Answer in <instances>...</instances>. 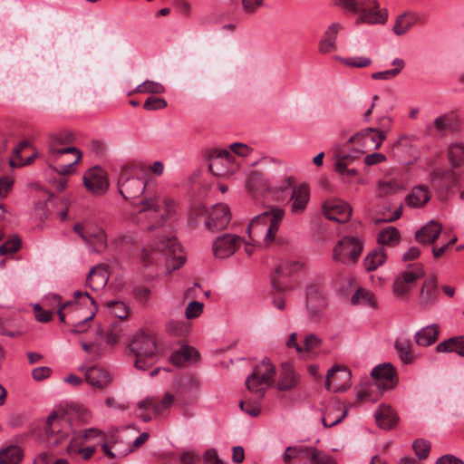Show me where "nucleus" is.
<instances>
[{
    "mask_svg": "<svg viewBox=\"0 0 464 464\" xmlns=\"http://www.w3.org/2000/svg\"><path fill=\"white\" fill-rule=\"evenodd\" d=\"M140 171L136 166L123 168L119 177L118 187L121 195L126 200L139 199L133 203L138 212L132 217V221L143 229L150 231L176 218L179 205L170 198L160 199L158 191L139 177Z\"/></svg>",
    "mask_w": 464,
    "mask_h": 464,
    "instance_id": "f257e3e1",
    "label": "nucleus"
},
{
    "mask_svg": "<svg viewBox=\"0 0 464 464\" xmlns=\"http://www.w3.org/2000/svg\"><path fill=\"white\" fill-rule=\"evenodd\" d=\"M74 300L62 304L59 295H53L52 301L57 306V314L62 323L67 324L72 334L85 333L89 328V322L97 313V305L93 298L87 292L75 291Z\"/></svg>",
    "mask_w": 464,
    "mask_h": 464,
    "instance_id": "f03ea898",
    "label": "nucleus"
},
{
    "mask_svg": "<svg viewBox=\"0 0 464 464\" xmlns=\"http://www.w3.org/2000/svg\"><path fill=\"white\" fill-rule=\"evenodd\" d=\"M151 255H160L165 259L168 273L180 268L185 263V257L179 253L181 246L174 236H161L157 237L149 248H143L140 258L145 265L153 261Z\"/></svg>",
    "mask_w": 464,
    "mask_h": 464,
    "instance_id": "7ed1b4c3",
    "label": "nucleus"
},
{
    "mask_svg": "<svg viewBox=\"0 0 464 464\" xmlns=\"http://www.w3.org/2000/svg\"><path fill=\"white\" fill-rule=\"evenodd\" d=\"M285 216L284 209L280 208H271L256 216L248 225V235L254 243L270 245L278 231L279 226Z\"/></svg>",
    "mask_w": 464,
    "mask_h": 464,
    "instance_id": "20e7f679",
    "label": "nucleus"
},
{
    "mask_svg": "<svg viewBox=\"0 0 464 464\" xmlns=\"http://www.w3.org/2000/svg\"><path fill=\"white\" fill-rule=\"evenodd\" d=\"M130 350L135 355V367L146 371L150 368L158 358L156 339L144 331L138 333L130 343Z\"/></svg>",
    "mask_w": 464,
    "mask_h": 464,
    "instance_id": "39448f33",
    "label": "nucleus"
},
{
    "mask_svg": "<svg viewBox=\"0 0 464 464\" xmlns=\"http://www.w3.org/2000/svg\"><path fill=\"white\" fill-rule=\"evenodd\" d=\"M72 425L63 408H58L47 417L44 426V438L48 444L58 445L72 432Z\"/></svg>",
    "mask_w": 464,
    "mask_h": 464,
    "instance_id": "423d86ee",
    "label": "nucleus"
},
{
    "mask_svg": "<svg viewBox=\"0 0 464 464\" xmlns=\"http://www.w3.org/2000/svg\"><path fill=\"white\" fill-rule=\"evenodd\" d=\"M275 375L274 364L268 358H264L246 378V385L250 392L255 393L259 400H262L266 388L274 382Z\"/></svg>",
    "mask_w": 464,
    "mask_h": 464,
    "instance_id": "0eeeda50",
    "label": "nucleus"
},
{
    "mask_svg": "<svg viewBox=\"0 0 464 464\" xmlns=\"http://www.w3.org/2000/svg\"><path fill=\"white\" fill-rule=\"evenodd\" d=\"M363 246V240L360 237H343L334 247L333 259L345 265L355 264L361 256Z\"/></svg>",
    "mask_w": 464,
    "mask_h": 464,
    "instance_id": "6e6552de",
    "label": "nucleus"
},
{
    "mask_svg": "<svg viewBox=\"0 0 464 464\" xmlns=\"http://www.w3.org/2000/svg\"><path fill=\"white\" fill-rule=\"evenodd\" d=\"M75 140L74 134L70 130H62L52 133L49 136L48 152L51 160H57L64 155L78 154L82 158V152L72 146Z\"/></svg>",
    "mask_w": 464,
    "mask_h": 464,
    "instance_id": "1a4fd4ad",
    "label": "nucleus"
},
{
    "mask_svg": "<svg viewBox=\"0 0 464 464\" xmlns=\"http://www.w3.org/2000/svg\"><path fill=\"white\" fill-rule=\"evenodd\" d=\"M209 171L216 177L226 178L235 173L238 165L235 157L227 150H215L209 158Z\"/></svg>",
    "mask_w": 464,
    "mask_h": 464,
    "instance_id": "9d476101",
    "label": "nucleus"
},
{
    "mask_svg": "<svg viewBox=\"0 0 464 464\" xmlns=\"http://www.w3.org/2000/svg\"><path fill=\"white\" fill-rule=\"evenodd\" d=\"M386 139V131L377 128H366L359 133L353 135L345 143V146L356 144L354 150H378Z\"/></svg>",
    "mask_w": 464,
    "mask_h": 464,
    "instance_id": "9b49d317",
    "label": "nucleus"
},
{
    "mask_svg": "<svg viewBox=\"0 0 464 464\" xmlns=\"http://www.w3.org/2000/svg\"><path fill=\"white\" fill-rule=\"evenodd\" d=\"M423 276L424 270L421 265L410 266L395 278L392 285V293L398 298L405 297L411 290V284Z\"/></svg>",
    "mask_w": 464,
    "mask_h": 464,
    "instance_id": "f8f14e48",
    "label": "nucleus"
},
{
    "mask_svg": "<svg viewBox=\"0 0 464 464\" xmlns=\"http://www.w3.org/2000/svg\"><path fill=\"white\" fill-rule=\"evenodd\" d=\"M351 376V372L347 368L333 366L326 374L325 388L334 392H343L352 384Z\"/></svg>",
    "mask_w": 464,
    "mask_h": 464,
    "instance_id": "ddd939ff",
    "label": "nucleus"
},
{
    "mask_svg": "<svg viewBox=\"0 0 464 464\" xmlns=\"http://www.w3.org/2000/svg\"><path fill=\"white\" fill-rule=\"evenodd\" d=\"M243 239L234 234H223L213 242V255L215 257L224 259L232 256L241 246Z\"/></svg>",
    "mask_w": 464,
    "mask_h": 464,
    "instance_id": "4468645a",
    "label": "nucleus"
},
{
    "mask_svg": "<svg viewBox=\"0 0 464 464\" xmlns=\"http://www.w3.org/2000/svg\"><path fill=\"white\" fill-rule=\"evenodd\" d=\"M358 14L360 15L356 24L366 23L370 24H382L388 18L387 10L381 9L377 0H366L364 5L361 6Z\"/></svg>",
    "mask_w": 464,
    "mask_h": 464,
    "instance_id": "2eb2a0df",
    "label": "nucleus"
},
{
    "mask_svg": "<svg viewBox=\"0 0 464 464\" xmlns=\"http://www.w3.org/2000/svg\"><path fill=\"white\" fill-rule=\"evenodd\" d=\"M371 375L376 379V385L382 392L392 390L397 383L396 371L391 363L377 365L372 369Z\"/></svg>",
    "mask_w": 464,
    "mask_h": 464,
    "instance_id": "dca6fc26",
    "label": "nucleus"
},
{
    "mask_svg": "<svg viewBox=\"0 0 464 464\" xmlns=\"http://www.w3.org/2000/svg\"><path fill=\"white\" fill-rule=\"evenodd\" d=\"M323 212L326 218L343 223L349 220L353 208L345 201L333 199L324 203Z\"/></svg>",
    "mask_w": 464,
    "mask_h": 464,
    "instance_id": "f3484780",
    "label": "nucleus"
},
{
    "mask_svg": "<svg viewBox=\"0 0 464 464\" xmlns=\"http://www.w3.org/2000/svg\"><path fill=\"white\" fill-rule=\"evenodd\" d=\"M231 216L229 208L225 204L213 206L206 220V227L211 231H218L227 227Z\"/></svg>",
    "mask_w": 464,
    "mask_h": 464,
    "instance_id": "a211bd4d",
    "label": "nucleus"
},
{
    "mask_svg": "<svg viewBox=\"0 0 464 464\" xmlns=\"http://www.w3.org/2000/svg\"><path fill=\"white\" fill-rule=\"evenodd\" d=\"M85 188L94 194H102L108 188L105 172L99 167L91 168L83 176Z\"/></svg>",
    "mask_w": 464,
    "mask_h": 464,
    "instance_id": "6ab92c4d",
    "label": "nucleus"
},
{
    "mask_svg": "<svg viewBox=\"0 0 464 464\" xmlns=\"http://www.w3.org/2000/svg\"><path fill=\"white\" fill-rule=\"evenodd\" d=\"M79 370L85 373L86 382L93 388L103 390L108 387L111 382L110 372L103 368L82 365L79 367Z\"/></svg>",
    "mask_w": 464,
    "mask_h": 464,
    "instance_id": "aec40b11",
    "label": "nucleus"
},
{
    "mask_svg": "<svg viewBox=\"0 0 464 464\" xmlns=\"http://www.w3.org/2000/svg\"><path fill=\"white\" fill-rule=\"evenodd\" d=\"M310 200V189L307 184L302 183L292 188L290 210L294 215L304 212Z\"/></svg>",
    "mask_w": 464,
    "mask_h": 464,
    "instance_id": "412c9836",
    "label": "nucleus"
},
{
    "mask_svg": "<svg viewBox=\"0 0 464 464\" xmlns=\"http://www.w3.org/2000/svg\"><path fill=\"white\" fill-rule=\"evenodd\" d=\"M441 230V225L431 220L417 230L414 237L421 245L433 244L440 235Z\"/></svg>",
    "mask_w": 464,
    "mask_h": 464,
    "instance_id": "4be33fe9",
    "label": "nucleus"
},
{
    "mask_svg": "<svg viewBox=\"0 0 464 464\" xmlns=\"http://www.w3.org/2000/svg\"><path fill=\"white\" fill-rule=\"evenodd\" d=\"M299 382V376L290 363H283L280 368V375L277 388L280 391H290L295 389Z\"/></svg>",
    "mask_w": 464,
    "mask_h": 464,
    "instance_id": "5701e85b",
    "label": "nucleus"
},
{
    "mask_svg": "<svg viewBox=\"0 0 464 464\" xmlns=\"http://www.w3.org/2000/svg\"><path fill=\"white\" fill-rule=\"evenodd\" d=\"M109 280V272L103 265H98L89 272L86 284L94 291H98L106 286Z\"/></svg>",
    "mask_w": 464,
    "mask_h": 464,
    "instance_id": "b1692460",
    "label": "nucleus"
},
{
    "mask_svg": "<svg viewBox=\"0 0 464 464\" xmlns=\"http://www.w3.org/2000/svg\"><path fill=\"white\" fill-rule=\"evenodd\" d=\"M270 184L266 180L263 174L258 171L251 172L246 180L247 191L256 196L270 192Z\"/></svg>",
    "mask_w": 464,
    "mask_h": 464,
    "instance_id": "393cba45",
    "label": "nucleus"
},
{
    "mask_svg": "<svg viewBox=\"0 0 464 464\" xmlns=\"http://www.w3.org/2000/svg\"><path fill=\"white\" fill-rule=\"evenodd\" d=\"M438 295L437 279L434 276L428 277L422 284L420 292L419 304L421 307H427L435 303Z\"/></svg>",
    "mask_w": 464,
    "mask_h": 464,
    "instance_id": "a878e982",
    "label": "nucleus"
},
{
    "mask_svg": "<svg viewBox=\"0 0 464 464\" xmlns=\"http://www.w3.org/2000/svg\"><path fill=\"white\" fill-rule=\"evenodd\" d=\"M440 327L437 324H432L420 328L414 334L415 343L419 346L427 347L435 343L439 338Z\"/></svg>",
    "mask_w": 464,
    "mask_h": 464,
    "instance_id": "bb28decb",
    "label": "nucleus"
},
{
    "mask_svg": "<svg viewBox=\"0 0 464 464\" xmlns=\"http://www.w3.org/2000/svg\"><path fill=\"white\" fill-rule=\"evenodd\" d=\"M375 420L380 428L391 430L397 424L399 418L391 406L380 405L375 412Z\"/></svg>",
    "mask_w": 464,
    "mask_h": 464,
    "instance_id": "cd10ccee",
    "label": "nucleus"
},
{
    "mask_svg": "<svg viewBox=\"0 0 464 464\" xmlns=\"http://www.w3.org/2000/svg\"><path fill=\"white\" fill-rule=\"evenodd\" d=\"M348 147L349 146L344 145L343 148H338L336 150L335 170L343 175L347 171L348 164L363 154V150H353L352 153H348L346 151V148Z\"/></svg>",
    "mask_w": 464,
    "mask_h": 464,
    "instance_id": "c85d7f7f",
    "label": "nucleus"
},
{
    "mask_svg": "<svg viewBox=\"0 0 464 464\" xmlns=\"http://www.w3.org/2000/svg\"><path fill=\"white\" fill-rule=\"evenodd\" d=\"M24 456V450L20 446H5L0 449V464H20Z\"/></svg>",
    "mask_w": 464,
    "mask_h": 464,
    "instance_id": "c756f323",
    "label": "nucleus"
},
{
    "mask_svg": "<svg viewBox=\"0 0 464 464\" xmlns=\"http://www.w3.org/2000/svg\"><path fill=\"white\" fill-rule=\"evenodd\" d=\"M438 353H456L461 357H464V336L450 337L436 346Z\"/></svg>",
    "mask_w": 464,
    "mask_h": 464,
    "instance_id": "7c9ffc66",
    "label": "nucleus"
},
{
    "mask_svg": "<svg viewBox=\"0 0 464 464\" xmlns=\"http://www.w3.org/2000/svg\"><path fill=\"white\" fill-rule=\"evenodd\" d=\"M341 29L340 24H332L324 33V38L319 44V51L322 53H328L336 49V36Z\"/></svg>",
    "mask_w": 464,
    "mask_h": 464,
    "instance_id": "2f4dec72",
    "label": "nucleus"
},
{
    "mask_svg": "<svg viewBox=\"0 0 464 464\" xmlns=\"http://www.w3.org/2000/svg\"><path fill=\"white\" fill-rule=\"evenodd\" d=\"M430 198L428 188L425 186H417L413 188L411 194L406 198V202L410 207L420 208L424 206Z\"/></svg>",
    "mask_w": 464,
    "mask_h": 464,
    "instance_id": "473e14b6",
    "label": "nucleus"
},
{
    "mask_svg": "<svg viewBox=\"0 0 464 464\" xmlns=\"http://www.w3.org/2000/svg\"><path fill=\"white\" fill-rule=\"evenodd\" d=\"M103 435L107 434L97 428H89L78 433L73 432V436L72 438L70 444L67 447V450H72V444L82 445L85 441H89L99 437H102V440Z\"/></svg>",
    "mask_w": 464,
    "mask_h": 464,
    "instance_id": "72a5a7b5",
    "label": "nucleus"
},
{
    "mask_svg": "<svg viewBox=\"0 0 464 464\" xmlns=\"http://www.w3.org/2000/svg\"><path fill=\"white\" fill-rule=\"evenodd\" d=\"M418 22V15L413 13H404L399 15L393 25V32L397 35H403Z\"/></svg>",
    "mask_w": 464,
    "mask_h": 464,
    "instance_id": "f704fd0d",
    "label": "nucleus"
},
{
    "mask_svg": "<svg viewBox=\"0 0 464 464\" xmlns=\"http://www.w3.org/2000/svg\"><path fill=\"white\" fill-rule=\"evenodd\" d=\"M198 356V351L190 346H182L179 350L173 352L170 362L176 366H181L185 362L194 360Z\"/></svg>",
    "mask_w": 464,
    "mask_h": 464,
    "instance_id": "c9c22d12",
    "label": "nucleus"
},
{
    "mask_svg": "<svg viewBox=\"0 0 464 464\" xmlns=\"http://www.w3.org/2000/svg\"><path fill=\"white\" fill-rule=\"evenodd\" d=\"M386 253L382 248H376L369 253L363 259V266L366 271H373L386 261Z\"/></svg>",
    "mask_w": 464,
    "mask_h": 464,
    "instance_id": "e433bc0d",
    "label": "nucleus"
},
{
    "mask_svg": "<svg viewBox=\"0 0 464 464\" xmlns=\"http://www.w3.org/2000/svg\"><path fill=\"white\" fill-rule=\"evenodd\" d=\"M394 348L403 363L411 364L415 361L416 357L413 354L412 344L410 340H396Z\"/></svg>",
    "mask_w": 464,
    "mask_h": 464,
    "instance_id": "4c0bfd02",
    "label": "nucleus"
},
{
    "mask_svg": "<svg viewBox=\"0 0 464 464\" xmlns=\"http://www.w3.org/2000/svg\"><path fill=\"white\" fill-rule=\"evenodd\" d=\"M377 241L382 246H395L400 241V232L395 227H387L379 232Z\"/></svg>",
    "mask_w": 464,
    "mask_h": 464,
    "instance_id": "58836bf2",
    "label": "nucleus"
},
{
    "mask_svg": "<svg viewBox=\"0 0 464 464\" xmlns=\"http://www.w3.org/2000/svg\"><path fill=\"white\" fill-rule=\"evenodd\" d=\"M351 303L353 304H365L371 307L376 306V302L373 294L365 289V288H358L351 298Z\"/></svg>",
    "mask_w": 464,
    "mask_h": 464,
    "instance_id": "ea45409f",
    "label": "nucleus"
},
{
    "mask_svg": "<svg viewBox=\"0 0 464 464\" xmlns=\"http://www.w3.org/2000/svg\"><path fill=\"white\" fill-rule=\"evenodd\" d=\"M449 160L450 164L457 168L464 164V144L456 143L449 148Z\"/></svg>",
    "mask_w": 464,
    "mask_h": 464,
    "instance_id": "a19ab883",
    "label": "nucleus"
},
{
    "mask_svg": "<svg viewBox=\"0 0 464 464\" xmlns=\"http://www.w3.org/2000/svg\"><path fill=\"white\" fill-rule=\"evenodd\" d=\"M401 189H403V186L396 179L381 180L378 182V193L380 197L392 195Z\"/></svg>",
    "mask_w": 464,
    "mask_h": 464,
    "instance_id": "79ce46f5",
    "label": "nucleus"
},
{
    "mask_svg": "<svg viewBox=\"0 0 464 464\" xmlns=\"http://www.w3.org/2000/svg\"><path fill=\"white\" fill-rule=\"evenodd\" d=\"M165 92V88L162 84L153 81H145L140 85L136 87L133 92L136 93H152V94H161ZM131 92H129V95H131Z\"/></svg>",
    "mask_w": 464,
    "mask_h": 464,
    "instance_id": "37998d69",
    "label": "nucleus"
},
{
    "mask_svg": "<svg viewBox=\"0 0 464 464\" xmlns=\"http://www.w3.org/2000/svg\"><path fill=\"white\" fill-rule=\"evenodd\" d=\"M65 411L68 413L70 420L72 418H75L82 424L89 423L91 417H92L90 411L82 406L70 407L68 410H65Z\"/></svg>",
    "mask_w": 464,
    "mask_h": 464,
    "instance_id": "c03bdc74",
    "label": "nucleus"
},
{
    "mask_svg": "<svg viewBox=\"0 0 464 464\" xmlns=\"http://www.w3.org/2000/svg\"><path fill=\"white\" fill-rule=\"evenodd\" d=\"M106 305L111 312L120 319H126L130 315L128 305L121 301H109Z\"/></svg>",
    "mask_w": 464,
    "mask_h": 464,
    "instance_id": "a18cd8bd",
    "label": "nucleus"
},
{
    "mask_svg": "<svg viewBox=\"0 0 464 464\" xmlns=\"http://www.w3.org/2000/svg\"><path fill=\"white\" fill-rule=\"evenodd\" d=\"M315 453H317V448L315 447H296L297 460L304 464H311L316 456Z\"/></svg>",
    "mask_w": 464,
    "mask_h": 464,
    "instance_id": "49530a36",
    "label": "nucleus"
},
{
    "mask_svg": "<svg viewBox=\"0 0 464 464\" xmlns=\"http://www.w3.org/2000/svg\"><path fill=\"white\" fill-rule=\"evenodd\" d=\"M289 273L290 271L288 270V268L282 265H279L275 268L276 275L273 276L271 278L272 287L274 290L277 291L278 293H281L286 288V286L280 282L279 277L281 276H287L289 275Z\"/></svg>",
    "mask_w": 464,
    "mask_h": 464,
    "instance_id": "de8ad7c7",
    "label": "nucleus"
},
{
    "mask_svg": "<svg viewBox=\"0 0 464 464\" xmlns=\"http://www.w3.org/2000/svg\"><path fill=\"white\" fill-rule=\"evenodd\" d=\"M21 248V241L18 237H13L0 246V255L5 256L17 252Z\"/></svg>",
    "mask_w": 464,
    "mask_h": 464,
    "instance_id": "09e8293b",
    "label": "nucleus"
},
{
    "mask_svg": "<svg viewBox=\"0 0 464 464\" xmlns=\"http://www.w3.org/2000/svg\"><path fill=\"white\" fill-rule=\"evenodd\" d=\"M336 410V405L333 406L331 410H329L322 419L323 424L324 427H333L338 423H340L344 417L346 416V411H342L338 414V416H333V411Z\"/></svg>",
    "mask_w": 464,
    "mask_h": 464,
    "instance_id": "8fccbe9b",
    "label": "nucleus"
},
{
    "mask_svg": "<svg viewBox=\"0 0 464 464\" xmlns=\"http://www.w3.org/2000/svg\"><path fill=\"white\" fill-rule=\"evenodd\" d=\"M412 447L419 459L422 460L428 458L430 451V444L429 441L425 440H416Z\"/></svg>",
    "mask_w": 464,
    "mask_h": 464,
    "instance_id": "3c124183",
    "label": "nucleus"
},
{
    "mask_svg": "<svg viewBox=\"0 0 464 464\" xmlns=\"http://www.w3.org/2000/svg\"><path fill=\"white\" fill-rule=\"evenodd\" d=\"M258 401H241L239 403L240 409L245 411L246 414L252 417H256L259 415L261 411L259 400L257 398Z\"/></svg>",
    "mask_w": 464,
    "mask_h": 464,
    "instance_id": "603ef678",
    "label": "nucleus"
},
{
    "mask_svg": "<svg viewBox=\"0 0 464 464\" xmlns=\"http://www.w3.org/2000/svg\"><path fill=\"white\" fill-rule=\"evenodd\" d=\"M167 105L168 103L165 99L150 96L146 99L143 108L147 111H155L164 109Z\"/></svg>",
    "mask_w": 464,
    "mask_h": 464,
    "instance_id": "864d4df0",
    "label": "nucleus"
},
{
    "mask_svg": "<svg viewBox=\"0 0 464 464\" xmlns=\"http://www.w3.org/2000/svg\"><path fill=\"white\" fill-rule=\"evenodd\" d=\"M342 63L350 67L363 68L372 63V60L367 57L343 58Z\"/></svg>",
    "mask_w": 464,
    "mask_h": 464,
    "instance_id": "5fc2aeb1",
    "label": "nucleus"
},
{
    "mask_svg": "<svg viewBox=\"0 0 464 464\" xmlns=\"http://www.w3.org/2000/svg\"><path fill=\"white\" fill-rule=\"evenodd\" d=\"M321 339L315 334H308L304 341V352L314 353L320 345Z\"/></svg>",
    "mask_w": 464,
    "mask_h": 464,
    "instance_id": "6e6d98bb",
    "label": "nucleus"
},
{
    "mask_svg": "<svg viewBox=\"0 0 464 464\" xmlns=\"http://www.w3.org/2000/svg\"><path fill=\"white\" fill-rule=\"evenodd\" d=\"M366 0H335L336 5L353 13H358Z\"/></svg>",
    "mask_w": 464,
    "mask_h": 464,
    "instance_id": "4d7b16f0",
    "label": "nucleus"
},
{
    "mask_svg": "<svg viewBox=\"0 0 464 464\" xmlns=\"http://www.w3.org/2000/svg\"><path fill=\"white\" fill-rule=\"evenodd\" d=\"M203 312V303L198 301H191L186 308V317L188 319L197 318Z\"/></svg>",
    "mask_w": 464,
    "mask_h": 464,
    "instance_id": "13d9d810",
    "label": "nucleus"
},
{
    "mask_svg": "<svg viewBox=\"0 0 464 464\" xmlns=\"http://www.w3.org/2000/svg\"><path fill=\"white\" fill-rule=\"evenodd\" d=\"M175 397L171 393H165L162 400L158 402L156 401L155 405V414L160 415L165 410L169 409L172 403L174 402Z\"/></svg>",
    "mask_w": 464,
    "mask_h": 464,
    "instance_id": "bf43d9fd",
    "label": "nucleus"
},
{
    "mask_svg": "<svg viewBox=\"0 0 464 464\" xmlns=\"http://www.w3.org/2000/svg\"><path fill=\"white\" fill-rule=\"evenodd\" d=\"M73 159L69 160L68 163L60 165L55 168V171L61 175H68L74 172V165L80 161L81 159H78V154H71Z\"/></svg>",
    "mask_w": 464,
    "mask_h": 464,
    "instance_id": "052dcab7",
    "label": "nucleus"
},
{
    "mask_svg": "<svg viewBox=\"0 0 464 464\" xmlns=\"http://www.w3.org/2000/svg\"><path fill=\"white\" fill-rule=\"evenodd\" d=\"M34 313L36 320L41 323H47L53 318V313L50 310L44 309L39 304L34 306Z\"/></svg>",
    "mask_w": 464,
    "mask_h": 464,
    "instance_id": "680f3d73",
    "label": "nucleus"
},
{
    "mask_svg": "<svg viewBox=\"0 0 464 464\" xmlns=\"http://www.w3.org/2000/svg\"><path fill=\"white\" fill-rule=\"evenodd\" d=\"M168 331L177 336L185 335L188 327L184 322L171 321L168 324Z\"/></svg>",
    "mask_w": 464,
    "mask_h": 464,
    "instance_id": "e2e57ef3",
    "label": "nucleus"
},
{
    "mask_svg": "<svg viewBox=\"0 0 464 464\" xmlns=\"http://www.w3.org/2000/svg\"><path fill=\"white\" fill-rule=\"evenodd\" d=\"M292 186V179L290 177H285L278 184H270V192L277 194L288 189Z\"/></svg>",
    "mask_w": 464,
    "mask_h": 464,
    "instance_id": "0e129e2a",
    "label": "nucleus"
},
{
    "mask_svg": "<svg viewBox=\"0 0 464 464\" xmlns=\"http://www.w3.org/2000/svg\"><path fill=\"white\" fill-rule=\"evenodd\" d=\"M314 459L312 460L311 464H336L335 459L326 454L325 452L317 449V453H315Z\"/></svg>",
    "mask_w": 464,
    "mask_h": 464,
    "instance_id": "69168bd1",
    "label": "nucleus"
},
{
    "mask_svg": "<svg viewBox=\"0 0 464 464\" xmlns=\"http://www.w3.org/2000/svg\"><path fill=\"white\" fill-rule=\"evenodd\" d=\"M204 462L205 464H228L218 458V452L215 449H208L206 450L204 454Z\"/></svg>",
    "mask_w": 464,
    "mask_h": 464,
    "instance_id": "338daca9",
    "label": "nucleus"
},
{
    "mask_svg": "<svg viewBox=\"0 0 464 464\" xmlns=\"http://www.w3.org/2000/svg\"><path fill=\"white\" fill-rule=\"evenodd\" d=\"M433 127L440 134L445 132L450 127L449 118L445 115L436 118L433 122Z\"/></svg>",
    "mask_w": 464,
    "mask_h": 464,
    "instance_id": "774afa93",
    "label": "nucleus"
}]
</instances>
